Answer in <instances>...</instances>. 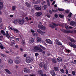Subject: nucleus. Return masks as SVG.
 <instances>
[{"label":"nucleus","instance_id":"1","mask_svg":"<svg viewBox=\"0 0 76 76\" xmlns=\"http://www.w3.org/2000/svg\"><path fill=\"white\" fill-rule=\"evenodd\" d=\"M37 32L42 35H43L44 36L47 35V33L45 32V31H41L39 29L37 30Z\"/></svg>","mask_w":76,"mask_h":76},{"label":"nucleus","instance_id":"2","mask_svg":"<svg viewBox=\"0 0 76 76\" xmlns=\"http://www.w3.org/2000/svg\"><path fill=\"white\" fill-rule=\"evenodd\" d=\"M32 60H33V59L29 57H27L26 59V61L27 63H30Z\"/></svg>","mask_w":76,"mask_h":76},{"label":"nucleus","instance_id":"3","mask_svg":"<svg viewBox=\"0 0 76 76\" xmlns=\"http://www.w3.org/2000/svg\"><path fill=\"white\" fill-rule=\"evenodd\" d=\"M38 27L39 29H42V30H45V29H47L46 27L45 26H44L42 25L39 24Z\"/></svg>","mask_w":76,"mask_h":76},{"label":"nucleus","instance_id":"4","mask_svg":"<svg viewBox=\"0 0 76 76\" xmlns=\"http://www.w3.org/2000/svg\"><path fill=\"white\" fill-rule=\"evenodd\" d=\"M34 48L35 50H38L39 52H42V51H43V50H42V49L39 48V47L37 46H35L34 47Z\"/></svg>","mask_w":76,"mask_h":76},{"label":"nucleus","instance_id":"5","mask_svg":"<svg viewBox=\"0 0 76 76\" xmlns=\"http://www.w3.org/2000/svg\"><path fill=\"white\" fill-rule=\"evenodd\" d=\"M52 24L53 25H54V26H53V25H51V24L49 25V26L50 27H51V28H56V26H58V24H56L53 23H52Z\"/></svg>","mask_w":76,"mask_h":76},{"label":"nucleus","instance_id":"6","mask_svg":"<svg viewBox=\"0 0 76 76\" xmlns=\"http://www.w3.org/2000/svg\"><path fill=\"white\" fill-rule=\"evenodd\" d=\"M18 23L20 25H23L24 23V20L22 19H18Z\"/></svg>","mask_w":76,"mask_h":76},{"label":"nucleus","instance_id":"7","mask_svg":"<svg viewBox=\"0 0 76 76\" xmlns=\"http://www.w3.org/2000/svg\"><path fill=\"white\" fill-rule=\"evenodd\" d=\"M50 73L53 76H56V73L54 72V71L53 70H51L50 71Z\"/></svg>","mask_w":76,"mask_h":76},{"label":"nucleus","instance_id":"8","mask_svg":"<svg viewBox=\"0 0 76 76\" xmlns=\"http://www.w3.org/2000/svg\"><path fill=\"white\" fill-rule=\"evenodd\" d=\"M46 42L48 43V44H52L53 43L52 41L49 39H47L46 40Z\"/></svg>","mask_w":76,"mask_h":76},{"label":"nucleus","instance_id":"9","mask_svg":"<svg viewBox=\"0 0 76 76\" xmlns=\"http://www.w3.org/2000/svg\"><path fill=\"white\" fill-rule=\"evenodd\" d=\"M69 45L71 46V47H73V48H76V45L75 44L73 43H72L71 42H69Z\"/></svg>","mask_w":76,"mask_h":76},{"label":"nucleus","instance_id":"10","mask_svg":"<svg viewBox=\"0 0 76 76\" xmlns=\"http://www.w3.org/2000/svg\"><path fill=\"white\" fill-rule=\"evenodd\" d=\"M34 39L33 38H31L29 39L28 42L30 43L31 44H32L34 42Z\"/></svg>","mask_w":76,"mask_h":76},{"label":"nucleus","instance_id":"11","mask_svg":"<svg viewBox=\"0 0 76 76\" xmlns=\"http://www.w3.org/2000/svg\"><path fill=\"white\" fill-rule=\"evenodd\" d=\"M24 72H26V73H29L31 72V70L29 69H24Z\"/></svg>","mask_w":76,"mask_h":76},{"label":"nucleus","instance_id":"12","mask_svg":"<svg viewBox=\"0 0 76 76\" xmlns=\"http://www.w3.org/2000/svg\"><path fill=\"white\" fill-rule=\"evenodd\" d=\"M42 40L41 39V37H37L36 39V41L38 42H39L40 41H41Z\"/></svg>","mask_w":76,"mask_h":76},{"label":"nucleus","instance_id":"13","mask_svg":"<svg viewBox=\"0 0 76 76\" xmlns=\"http://www.w3.org/2000/svg\"><path fill=\"white\" fill-rule=\"evenodd\" d=\"M56 44L58 45H61L62 44L60 42H59V40H56Z\"/></svg>","mask_w":76,"mask_h":76},{"label":"nucleus","instance_id":"14","mask_svg":"<svg viewBox=\"0 0 76 76\" xmlns=\"http://www.w3.org/2000/svg\"><path fill=\"white\" fill-rule=\"evenodd\" d=\"M34 7L35 8L36 10H41V8L40 7H38V6L37 5L34 6Z\"/></svg>","mask_w":76,"mask_h":76},{"label":"nucleus","instance_id":"15","mask_svg":"<svg viewBox=\"0 0 76 76\" xmlns=\"http://www.w3.org/2000/svg\"><path fill=\"white\" fill-rule=\"evenodd\" d=\"M65 28H66V29H72V28H73V27L70 26H68L66 24H65Z\"/></svg>","mask_w":76,"mask_h":76},{"label":"nucleus","instance_id":"16","mask_svg":"<svg viewBox=\"0 0 76 76\" xmlns=\"http://www.w3.org/2000/svg\"><path fill=\"white\" fill-rule=\"evenodd\" d=\"M38 73L39 74H40L41 76H44V74L43 73V72L42 71L40 70L38 72Z\"/></svg>","mask_w":76,"mask_h":76},{"label":"nucleus","instance_id":"17","mask_svg":"<svg viewBox=\"0 0 76 76\" xmlns=\"http://www.w3.org/2000/svg\"><path fill=\"white\" fill-rule=\"evenodd\" d=\"M3 7V3L2 2H0V10H1Z\"/></svg>","mask_w":76,"mask_h":76},{"label":"nucleus","instance_id":"18","mask_svg":"<svg viewBox=\"0 0 76 76\" xmlns=\"http://www.w3.org/2000/svg\"><path fill=\"white\" fill-rule=\"evenodd\" d=\"M57 60L58 62H59V63H60V62L62 61V58L61 57H58L57 58Z\"/></svg>","mask_w":76,"mask_h":76},{"label":"nucleus","instance_id":"19","mask_svg":"<svg viewBox=\"0 0 76 76\" xmlns=\"http://www.w3.org/2000/svg\"><path fill=\"white\" fill-rule=\"evenodd\" d=\"M5 71L6 72H7V73L8 74H9L10 75V74H11V72H10V71L7 69H5Z\"/></svg>","mask_w":76,"mask_h":76},{"label":"nucleus","instance_id":"20","mask_svg":"<svg viewBox=\"0 0 76 76\" xmlns=\"http://www.w3.org/2000/svg\"><path fill=\"white\" fill-rule=\"evenodd\" d=\"M69 39L70 40V41H71V42H76V41L75 40H74V39H73V38L69 37Z\"/></svg>","mask_w":76,"mask_h":76},{"label":"nucleus","instance_id":"21","mask_svg":"<svg viewBox=\"0 0 76 76\" xmlns=\"http://www.w3.org/2000/svg\"><path fill=\"white\" fill-rule=\"evenodd\" d=\"M76 24V22L73 21H72L70 22V25H71V26H73L74 25H75Z\"/></svg>","mask_w":76,"mask_h":76},{"label":"nucleus","instance_id":"22","mask_svg":"<svg viewBox=\"0 0 76 76\" xmlns=\"http://www.w3.org/2000/svg\"><path fill=\"white\" fill-rule=\"evenodd\" d=\"M64 31H65V32H66V33H72V31H70V30H69V31H68V30H66L64 29L63 30Z\"/></svg>","mask_w":76,"mask_h":76},{"label":"nucleus","instance_id":"23","mask_svg":"<svg viewBox=\"0 0 76 76\" xmlns=\"http://www.w3.org/2000/svg\"><path fill=\"white\" fill-rule=\"evenodd\" d=\"M42 15V13L40 12H37L36 13L37 16H40Z\"/></svg>","mask_w":76,"mask_h":76},{"label":"nucleus","instance_id":"24","mask_svg":"<svg viewBox=\"0 0 76 76\" xmlns=\"http://www.w3.org/2000/svg\"><path fill=\"white\" fill-rule=\"evenodd\" d=\"M6 37H7L8 38H9L10 37V36H9V32L7 31H6Z\"/></svg>","mask_w":76,"mask_h":76},{"label":"nucleus","instance_id":"25","mask_svg":"<svg viewBox=\"0 0 76 76\" xmlns=\"http://www.w3.org/2000/svg\"><path fill=\"white\" fill-rule=\"evenodd\" d=\"M26 5L28 7H31V4H30L29 3H26Z\"/></svg>","mask_w":76,"mask_h":76},{"label":"nucleus","instance_id":"26","mask_svg":"<svg viewBox=\"0 0 76 76\" xmlns=\"http://www.w3.org/2000/svg\"><path fill=\"white\" fill-rule=\"evenodd\" d=\"M39 46L40 48H42V50H46V48H45L42 46L41 45Z\"/></svg>","mask_w":76,"mask_h":76},{"label":"nucleus","instance_id":"27","mask_svg":"<svg viewBox=\"0 0 76 76\" xmlns=\"http://www.w3.org/2000/svg\"><path fill=\"white\" fill-rule=\"evenodd\" d=\"M18 20H15L14 21V23L15 24H18Z\"/></svg>","mask_w":76,"mask_h":76},{"label":"nucleus","instance_id":"28","mask_svg":"<svg viewBox=\"0 0 76 76\" xmlns=\"http://www.w3.org/2000/svg\"><path fill=\"white\" fill-rule=\"evenodd\" d=\"M1 34H2L3 35L5 36L6 35V33L4 32V31L3 30H1Z\"/></svg>","mask_w":76,"mask_h":76},{"label":"nucleus","instance_id":"29","mask_svg":"<svg viewBox=\"0 0 76 76\" xmlns=\"http://www.w3.org/2000/svg\"><path fill=\"white\" fill-rule=\"evenodd\" d=\"M0 47L1 49H3L4 48V47H3V45L1 44V42H0Z\"/></svg>","mask_w":76,"mask_h":76},{"label":"nucleus","instance_id":"30","mask_svg":"<svg viewBox=\"0 0 76 76\" xmlns=\"http://www.w3.org/2000/svg\"><path fill=\"white\" fill-rule=\"evenodd\" d=\"M43 65H44V69L45 70H47V65H45L44 64H43Z\"/></svg>","mask_w":76,"mask_h":76},{"label":"nucleus","instance_id":"31","mask_svg":"<svg viewBox=\"0 0 76 76\" xmlns=\"http://www.w3.org/2000/svg\"><path fill=\"white\" fill-rule=\"evenodd\" d=\"M52 62H53V63H56V59L54 58H53L52 59Z\"/></svg>","mask_w":76,"mask_h":76},{"label":"nucleus","instance_id":"32","mask_svg":"<svg viewBox=\"0 0 76 76\" xmlns=\"http://www.w3.org/2000/svg\"><path fill=\"white\" fill-rule=\"evenodd\" d=\"M47 6L46 5H44L42 7V9L43 10H46V9H47Z\"/></svg>","mask_w":76,"mask_h":76},{"label":"nucleus","instance_id":"33","mask_svg":"<svg viewBox=\"0 0 76 76\" xmlns=\"http://www.w3.org/2000/svg\"><path fill=\"white\" fill-rule=\"evenodd\" d=\"M15 63L16 64H19V63H20V60H16Z\"/></svg>","mask_w":76,"mask_h":76},{"label":"nucleus","instance_id":"34","mask_svg":"<svg viewBox=\"0 0 76 76\" xmlns=\"http://www.w3.org/2000/svg\"><path fill=\"white\" fill-rule=\"evenodd\" d=\"M54 70L55 71H58V68L57 67H55L54 68Z\"/></svg>","mask_w":76,"mask_h":76},{"label":"nucleus","instance_id":"35","mask_svg":"<svg viewBox=\"0 0 76 76\" xmlns=\"http://www.w3.org/2000/svg\"><path fill=\"white\" fill-rule=\"evenodd\" d=\"M9 62L10 63V64H12L13 63V60L11 59H9Z\"/></svg>","mask_w":76,"mask_h":76},{"label":"nucleus","instance_id":"36","mask_svg":"<svg viewBox=\"0 0 76 76\" xmlns=\"http://www.w3.org/2000/svg\"><path fill=\"white\" fill-rule=\"evenodd\" d=\"M13 30L16 32H19V31H18V30L17 29L13 28Z\"/></svg>","mask_w":76,"mask_h":76},{"label":"nucleus","instance_id":"37","mask_svg":"<svg viewBox=\"0 0 76 76\" xmlns=\"http://www.w3.org/2000/svg\"><path fill=\"white\" fill-rule=\"evenodd\" d=\"M43 64H42V63H40L39 64V66L40 67H41V68H42V66H43Z\"/></svg>","mask_w":76,"mask_h":76},{"label":"nucleus","instance_id":"38","mask_svg":"<svg viewBox=\"0 0 76 76\" xmlns=\"http://www.w3.org/2000/svg\"><path fill=\"white\" fill-rule=\"evenodd\" d=\"M16 9V7L15 6H12V10H15V9Z\"/></svg>","mask_w":76,"mask_h":76},{"label":"nucleus","instance_id":"39","mask_svg":"<svg viewBox=\"0 0 76 76\" xmlns=\"http://www.w3.org/2000/svg\"><path fill=\"white\" fill-rule=\"evenodd\" d=\"M59 18H63V17H64V15H61V14H59Z\"/></svg>","mask_w":76,"mask_h":76},{"label":"nucleus","instance_id":"40","mask_svg":"<svg viewBox=\"0 0 76 76\" xmlns=\"http://www.w3.org/2000/svg\"><path fill=\"white\" fill-rule=\"evenodd\" d=\"M60 71L61 73H64V70L63 69H60Z\"/></svg>","mask_w":76,"mask_h":76},{"label":"nucleus","instance_id":"41","mask_svg":"<svg viewBox=\"0 0 76 76\" xmlns=\"http://www.w3.org/2000/svg\"><path fill=\"white\" fill-rule=\"evenodd\" d=\"M1 56L3 57H6V55L3 54L2 53L0 54Z\"/></svg>","mask_w":76,"mask_h":76},{"label":"nucleus","instance_id":"42","mask_svg":"<svg viewBox=\"0 0 76 76\" xmlns=\"http://www.w3.org/2000/svg\"><path fill=\"white\" fill-rule=\"evenodd\" d=\"M8 28L9 29H11L12 31H13V28L12 27H10V26H8Z\"/></svg>","mask_w":76,"mask_h":76},{"label":"nucleus","instance_id":"43","mask_svg":"<svg viewBox=\"0 0 76 76\" xmlns=\"http://www.w3.org/2000/svg\"><path fill=\"white\" fill-rule=\"evenodd\" d=\"M64 9L58 8V10L59 11H64Z\"/></svg>","mask_w":76,"mask_h":76},{"label":"nucleus","instance_id":"44","mask_svg":"<svg viewBox=\"0 0 76 76\" xmlns=\"http://www.w3.org/2000/svg\"><path fill=\"white\" fill-rule=\"evenodd\" d=\"M3 38V36H0V41H2V39Z\"/></svg>","mask_w":76,"mask_h":76},{"label":"nucleus","instance_id":"45","mask_svg":"<svg viewBox=\"0 0 76 76\" xmlns=\"http://www.w3.org/2000/svg\"><path fill=\"white\" fill-rule=\"evenodd\" d=\"M72 13L70 12L69 14L68 15V16L69 18H71V16H72Z\"/></svg>","mask_w":76,"mask_h":76},{"label":"nucleus","instance_id":"46","mask_svg":"<svg viewBox=\"0 0 76 76\" xmlns=\"http://www.w3.org/2000/svg\"><path fill=\"white\" fill-rule=\"evenodd\" d=\"M52 11L53 12H57L58 11V10H54L53 9L52 10Z\"/></svg>","mask_w":76,"mask_h":76},{"label":"nucleus","instance_id":"47","mask_svg":"<svg viewBox=\"0 0 76 76\" xmlns=\"http://www.w3.org/2000/svg\"><path fill=\"white\" fill-rule=\"evenodd\" d=\"M70 11V10H66L65 12L66 13H69V12Z\"/></svg>","mask_w":76,"mask_h":76},{"label":"nucleus","instance_id":"48","mask_svg":"<svg viewBox=\"0 0 76 76\" xmlns=\"http://www.w3.org/2000/svg\"><path fill=\"white\" fill-rule=\"evenodd\" d=\"M33 36H34V37H36V36L37 35V34L36 33H34L33 34Z\"/></svg>","mask_w":76,"mask_h":76},{"label":"nucleus","instance_id":"49","mask_svg":"<svg viewBox=\"0 0 76 76\" xmlns=\"http://www.w3.org/2000/svg\"><path fill=\"white\" fill-rule=\"evenodd\" d=\"M55 17L56 18H58V15H57V14H55Z\"/></svg>","mask_w":76,"mask_h":76},{"label":"nucleus","instance_id":"50","mask_svg":"<svg viewBox=\"0 0 76 76\" xmlns=\"http://www.w3.org/2000/svg\"><path fill=\"white\" fill-rule=\"evenodd\" d=\"M72 75H74V76L76 75V74L75 73V72L74 71H72Z\"/></svg>","mask_w":76,"mask_h":76},{"label":"nucleus","instance_id":"51","mask_svg":"<svg viewBox=\"0 0 76 76\" xmlns=\"http://www.w3.org/2000/svg\"><path fill=\"white\" fill-rule=\"evenodd\" d=\"M47 3L48 6H50V2H49V0H47Z\"/></svg>","mask_w":76,"mask_h":76},{"label":"nucleus","instance_id":"52","mask_svg":"<svg viewBox=\"0 0 76 76\" xmlns=\"http://www.w3.org/2000/svg\"><path fill=\"white\" fill-rule=\"evenodd\" d=\"M44 3H45V1H44L43 2H42L41 3V4H42V5H44Z\"/></svg>","mask_w":76,"mask_h":76},{"label":"nucleus","instance_id":"53","mask_svg":"<svg viewBox=\"0 0 76 76\" xmlns=\"http://www.w3.org/2000/svg\"><path fill=\"white\" fill-rule=\"evenodd\" d=\"M66 74H68V70L66 69Z\"/></svg>","mask_w":76,"mask_h":76},{"label":"nucleus","instance_id":"54","mask_svg":"<svg viewBox=\"0 0 76 76\" xmlns=\"http://www.w3.org/2000/svg\"><path fill=\"white\" fill-rule=\"evenodd\" d=\"M31 31L32 33V34H34V32H35V31H34L32 30L31 29Z\"/></svg>","mask_w":76,"mask_h":76},{"label":"nucleus","instance_id":"55","mask_svg":"<svg viewBox=\"0 0 76 76\" xmlns=\"http://www.w3.org/2000/svg\"><path fill=\"white\" fill-rule=\"evenodd\" d=\"M38 55H39V53H36L35 54V56H36V57H37V56H38Z\"/></svg>","mask_w":76,"mask_h":76},{"label":"nucleus","instance_id":"56","mask_svg":"<svg viewBox=\"0 0 76 76\" xmlns=\"http://www.w3.org/2000/svg\"><path fill=\"white\" fill-rule=\"evenodd\" d=\"M29 75L30 76H35V74H31Z\"/></svg>","mask_w":76,"mask_h":76},{"label":"nucleus","instance_id":"57","mask_svg":"<svg viewBox=\"0 0 76 76\" xmlns=\"http://www.w3.org/2000/svg\"><path fill=\"white\" fill-rule=\"evenodd\" d=\"M46 16L48 17V18H50V15H46Z\"/></svg>","mask_w":76,"mask_h":76},{"label":"nucleus","instance_id":"58","mask_svg":"<svg viewBox=\"0 0 76 76\" xmlns=\"http://www.w3.org/2000/svg\"><path fill=\"white\" fill-rule=\"evenodd\" d=\"M26 20H29V19L28 18V17H26Z\"/></svg>","mask_w":76,"mask_h":76},{"label":"nucleus","instance_id":"59","mask_svg":"<svg viewBox=\"0 0 76 76\" xmlns=\"http://www.w3.org/2000/svg\"><path fill=\"white\" fill-rule=\"evenodd\" d=\"M26 56H27L26 54H25L23 55V56L24 57H26Z\"/></svg>","mask_w":76,"mask_h":76},{"label":"nucleus","instance_id":"60","mask_svg":"<svg viewBox=\"0 0 76 76\" xmlns=\"http://www.w3.org/2000/svg\"><path fill=\"white\" fill-rule=\"evenodd\" d=\"M3 26V24L1 23L0 25V27H2V26Z\"/></svg>","mask_w":76,"mask_h":76},{"label":"nucleus","instance_id":"61","mask_svg":"<svg viewBox=\"0 0 76 76\" xmlns=\"http://www.w3.org/2000/svg\"><path fill=\"white\" fill-rule=\"evenodd\" d=\"M14 44V42H11V45L12 46V45H13Z\"/></svg>","mask_w":76,"mask_h":76},{"label":"nucleus","instance_id":"62","mask_svg":"<svg viewBox=\"0 0 76 76\" xmlns=\"http://www.w3.org/2000/svg\"><path fill=\"white\" fill-rule=\"evenodd\" d=\"M16 41H18V42L19 41V38H16Z\"/></svg>","mask_w":76,"mask_h":76},{"label":"nucleus","instance_id":"63","mask_svg":"<svg viewBox=\"0 0 76 76\" xmlns=\"http://www.w3.org/2000/svg\"><path fill=\"white\" fill-rule=\"evenodd\" d=\"M10 41H12V39H13V37H10Z\"/></svg>","mask_w":76,"mask_h":76},{"label":"nucleus","instance_id":"64","mask_svg":"<svg viewBox=\"0 0 76 76\" xmlns=\"http://www.w3.org/2000/svg\"><path fill=\"white\" fill-rule=\"evenodd\" d=\"M20 39H22V35H20Z\"/></svg>","mask_w":76,"mask_h":76}]
</instances>
